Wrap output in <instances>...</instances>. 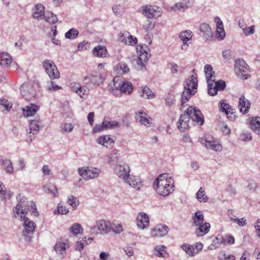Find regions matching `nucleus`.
<instances>
[{
    "mask_svg": "<svg viewBox=\"0 0 260 260\" xmlns=\"http://www.w3.org/2000/svg\"><path fill=\"white\" fill-rule=\"evenodd\" d=\"M190 118L201 125L204 123V119L201 111L197 108L189 106L185 113L180 116L178 120L177 126L180 131L183 132L189 127Z\"/></svg>",
    "mask_w": 260,
    "mask_h": 260,
    "instance_id": "nucleus-1",
    "label": "nucleus"
},
{
    "mask_svg": "<svg viewBox=\"0 0 260 260\" xmlns=\"http://www.w3.org/2000/svg\"><path fill=\"white\" fill-rule=\"evenodd\" d=\"M173 182V179L169 178L168 174H162L155 179L153 187L158 194L166 197L174 190Z\"/></svg>",
    "mask_w": 260,
    "mask_h": 260,
    "instance_id": "nucleus-2",
    "label": "nucleus"
},
{
    "mask_svg": "<svg viewBox=\"0 0 260 260\" xmlns=\"http://www.w3.org/2000/svg\"><path fill=\"white\" fill-rule=\"evenodd\" d=\"M197 86L198 80L196 75H191L185 81L184 91L182 92L181 97L182 107L184 106L185 103L189 101L191 95H194L197 92Z\"/></svg>",
    "mask_w": 260,
    "mask_h": 260,
    "instance_id": "nucleus-3",
    "label": "nucleus"
},
{
    "mask_svg": "<svg viewBox=\"0 0 260 260\" xmlns=\"http://www.w3.org/2000/svg\"><path fill=\"white\" fill-rule=\"evenodd\" d=\"M17 215H18L20 218L24 221L23 226L24 230L23 231V235L26 236V234H32L36 228L35 222L30 220L27 217H25V214L27 213V210L25 209H23L22 205L19 203L16 205L15 210H14Z\"/></svg>",
    "mask_w": 260,
    "mask_h": 260,
    "instance_id": "nucleus-4",
    "label": "nucleus"
},
{
    "mask_svg": "<svg viewBox=\"0 0 260 260\" xmlns=\"http://www.w3.org/2000/svg\"><path fill=\"white\" fill-rule=\"evenodd\" d=\"M235 70L237 76L241 79L246 80L249 76L248 65L243 59L236 60Z\"/></svg>",
    "mask_w": 260,
    "mask_h": 260,
    "instance_id": "nucleus-5",
    "label": "nucleus"
},
{
    "mask_svg": "<svg viewBox=\"0 0 260 260\" xmlns=\"http://www.w3.org/2000/svg\"><path fill=\"white\" fill-rule=\"evenodd\" d=\"M43 66L51 79L59 78L60 73L56 66L52 60L49 59L45 60L43 62Z\"/></svg>",
    "mask_w": 260,
    "mask_h": 260,
    "instance_id": "nucleus-6",
    "label": "nucleus"
},
{
    "mask_svg": "<svg viewBox=\"0 0 260 260\" xmlns=\"http://www.w3.org/2000/svg\"><path fill=\"white\" fill-rule=\"evenodd\" d=\"M78 173L84 179L88 180L98 178L101 171L98 168L92 167H84L79 168Z\"/></svg>",
    "mask_w": 260,
    "mask_h": 260,
    "instance_id": "nucleus-7",
    "label": "nucleus"
},
{
    "mask_svg": "<svg viewBox=\"0 0 260 260\" xmlns=\"http://www.w3.org/2000/svg\"><path fill=\"white\" fill-rule=\"evenodd\" d=\"M112 226L110 221L100 220L96 222V225L90 228L91 233L98 234V231L101 233L107 234L112 231Z\"/></svg>",
    "mask_w": 260,
    "mask_h": 260,
    "instance_id": "nucleus-8",
    "label": "nucleus"
},
{
    "mask_svg": "<svg viewBox=\"0 0 260 260\" xmlns=\"http://www.w3.org/2000/svg\"><path fill=\"white\" fill-rule=\"evenodd\" d=\"M20 91L21 95L27 101H30L36 95L33 85L30 83H24L21 85Z\"/></svg>",
    "mask_w": 260,
    "mask_h": 260,
    "instance_id": "nucleus-9",
    "label": "nucleus"
},
{
    "mask_svg": "<svg viewBox=\"0 0 260 260\" xmlns=\"http://www.w3.org/2000/svg\"><path fill=\"white\" fill-rule=\"evenodd\" d=\"M115 172L117 176L120 179L128 182L129 179L130 168L127 165H117L115 168Z\"/></svg>",
    "mask_w": 260,
    "mask_h": 260,
    "instance_id": "nucleus-10",
    "label": "nucleus"
},
{
    "mask_svg": "<svg viewBox=\"0 0 260 260\" xmlns=\"http://www.w3.org/2000/svg\"><path fill=\"white\" fill-rule=\"evenodd\" d=\"M159 8L156 6H146L143 7L142 13L148 18H156L161 15Z\"/></svg>",
    "mask_w": 260,
    "mask_h": 260,
    "instance_id": "nucleus-11",
    "label": "nucleus"
},
{
    "mask_svg": "<svg viewBox=\"0 0 260 260\" xmlns=\"http://www.w3.org/2000/svg\"><path fill=\"white\" fill-rule=\"evenodd\" d=\"M137 226L143 230L149 225V219L148 215L144 212L138 214L136 219Z\"/></svg>",
    "mask_w": 260,
    "mask_h": 260,
    "instance_id": "nucleus-12",
    "label": "nucleus"
},
{
    "mask_svg": "<svg viewBox=\"0 0 260 260\" xmlns=\"http://www.w3.org/2000/svg\"><path fill=\"white\" fill-rule=\"evenodd\" d=\"M136 119L137 121L147 126H151L153 124L151 118L145 112H138L136 113Z\"/></svg>",
    "mask_w": 260,
    "mask_h": 260,
    "instance_id": "nucleus-13",
    "label": "nucleus"
},
{
    "mask_svg": "<svg viewBox=\"0 0 260 260\" xmlns=\"http://www.w3.org/2000/svg\"><path fill=\"white\" fill-rule=\"evenodd\" d=\"M210 138L203 139L202 143L205 145L207 148L216 151H221L222 150V146L216 141L210 140Z\"/></svg>",
    "mask_w": 260,
    "mask_h": 260,
    "instance_id": "nucleus-14",
    "label": "nucleus"
},
{
    "mask_svg": "<svg viewBox=\"0 0 260 260\" xmlns=\"http://www.w3.org/2000/svg\"><path fill=\"white\" fill-rule=\"evenodd\" d=\"M69 247L68 244L62 241H58L55 244L54 249L57 253L58 255L61 258H63L66 254V249Z\"/></svg>",
    "mask_w": 260,
    "mask_h": 260,
    "instance_id": "nucleus-15",
    "label": "nucleus"
},
{
    "mask_svg": "<svg viewBox=\"0 0 260 260\" xmlns=\"http://www.w3.org/2000/svg\"><path fill=\"white\" fill-rule=\"evenodd\" d=\"M168 226L160 224L155 226L152 230L151 234L152 237H163L168 233Z\"/></svg>",
    "mask_w": 260,
    "mask_h": 260,
    "instance_id": "nucleus-16",
    "label": "nucleus"
},
{
    "mask_svg": "<svg viewBox=\"0 0 260 260\" xmlns=\"http://www.w3.org/2000/svg\"><path fill=\"white\" fill-rule=\"evenodd\" d=\"M214 21L216 23V34L217 37L220 40H222L225 36L223 23L218 17L215 18Z\"/></svg>",
    "mask_w": 260,
    "mask_h": 260,
    "instance_id": "nucleus-17",
    "label": "nucleus"
},
{
    "mask_svg": "<svg viewBox=\"0 0 260 260\" xmlns=\"http://www.w3.org/2000/svg\"><path fill=\"white\" fill-rule=\"evenodd\" d=\"M40 107L32 104L25 106L23 108V114L25 117H29L34 115L39 110Z\"/></svg>",
    "mask_w": 260,
    "mask_h": 260,
    "instance_id": "nucleus-18",
    "label": "nucleus"
},
{
    "mask_svg": "<svg viewBox=\"0 0 260 260\" xmlns=\"http://www.w3.org/2000/svg\"><path fill=\"white\" fill-rule=\"evenodd\" d=\"M200 30L203 34L204 37L207 40L213 36V32L210 26L206 23H203L200 24Z\"/></svg>",
    "mask_w": 260,
    "mask_h": 260,
    "instance_id": "nucleus-19",
    "label": "nucleus"
},
{
    "mask_svg": "<svg viewBox=\"0 0 260 260\" xmlns=\"http://www.w3.org/2000/svg\"><path fill=\"white\" fill-rule=\"evenodd\" d=\"M97 142L103 146L111 148L112 147L114 141L109 136H102L98 138Z\"/></svg>",
    "mask_w": 260,
    "mask_h": 260,
    "instance_id": "nucleus-20",
    "label": "nucleus"
},
{
    "mask_svg": "<svg viewBox=\"0 0 260 260\" xmlns=\"http://www.w3.org/2000/svg\"><path fill=\"white\" fill-rule=\"evenodd\" d=\"M87 79L90 80V82L93 84L100 85L103 83V78L102 75L98 73H95L94 74L90 75L84 78V80Z\"/></svg>",
    "mask_w": 260,
    "mask_h": 260,
    "instance_id": "nucleus-21",
    "label": "nucleus"
},
{
    "mask_svg": "<svg viewBox=\"0 0 260 260\" xmlns=\"http://www.w3.org/2000/svg\"><path fill=\"white\" fill-rule=\"evenodd\" d=\"M190 0H183L182 2L176 3L174 6L171 7V10L172 11H185L188 8V4Z\"/></svg>",
    "mask_w": 260,
    "mask_h": 260,
    "instance_id": "nucleus-22",
    "label": "nucleus"
},
{
    "mask_svg": "<svg viewBox=\"0 0 260 260\" xmlns=\"http://www.w3.org/2000/svg\"><path fill=\"white\" fill-rule=\"evenodd\" d=\"M250 106V103L248 100L245 99L244 95L240 97L239 102V107L241 112L243 113H247Z\"/></svg>",
    "mask_w": 260,
    "mask_h": 260,
    "instance_id": "nucleus-23",
    "label": "nucleus"
},
{
    "mask_svg": "<svg viewBox=\"0 0 260 260\" xmlns=\"http://www.w3.org/2000/svg\"><path fill=\"white\" fill-rule=\"evenodd\" d=\"M196 229V234L198 236H203L209 232L210 224L208 222L202 223L201 225H198Z\"/></svg>",
    "mask_w": 260,
    "mask_h": 260,
    "instance_id": "nucleus-24",
    "label": "nucleus"
},
{
    "mask_svg": "<svg viewBox=\"0 0 260 260\" xmlns=\"http://www.w3.org/2000/svg\"><path fill=\"white\" fill-rule=\"evenodd\" d=\"M93 54L99 57H105L107 53L106 47L103 46H97L93 49Z\"/></svg>",
    "mask_w": 260,
    "mask_h": 260,
    "instance_id": "nucleus-25",
    "label": "nucleus"
},
{
    "mask_svg": "<svg viewBox=\"0 0 260 260\" xmlns=\"http://www.w3.org/2000/svg\"><path fill=\"white\" fill-rule=\"evenodd\" d=\"M154 254L158 257H167L168 256V253L167 251V247L165 246H157L154 250Z\"/></svg>",
    "mask_w": 260,
    "mask_h": 260,
    "instance_id": "nucleus-26",
    "label": "nucleus"
},
{
    "mask_svg": "<svg viewBox=\"0 0 260 260\" xmlns=\"http://www.w3.org/2000/svg\"><path fill=\"white\" fill-rule=\"evenodd\" d=\"M43 189L45 192L52 194L54 197H56L58 195L57 187L53 184L50 183L44 186Z\"/></svg>",
    "mask_w": 260,
    "mask_h": 260,
    "instance_id": "nucleus-27",
    "label": "nucleus"
},
{
    "mask_svg": "<svg viewBox=\"0 0 260 260\" xmlns=\"http://www.w3.org/2000/svg\"><path fill=\"white\" fill-rule=\"evenodd\" d=\"M12 58L11 56L5 52H3L1 54V59H0V65L3 67H8L10 66L11 63Z\"/></svg>",
    "mask_w": 260,
    "mask_h": 260,
    "instance_id": "nucleus-28",
    "label": "nucleus"
},
{
    "mask_svg": "<svg viewBox=\"0 0 260 260\" xmlns=\"http://www.w3.org/2000/svg\"><path fill=\"white\" fill-rule=\"evenodd\" d=\"M192 32L190 30H184L181 31L179 34V39L183 42V45L182 46V49H183V46L185 45L187 41L191 39Z\"/></svg>",
    "mask_w": 260,
    "mask_h": 260,
    "instance_id": "nucleus-29",
    "label": "nucleus"
},
{
    "mask_svg": "<svg viewBox=\"0 0 260 260\" xmlns=\"http://www.w3.org/2000/svg\"><path fill=\"white\" fill-rule=\"evenodd\" d=\"M41 123L40 119L36 118L29 121V130L34 132V134H37L40 127Z\"/></svg>",
    "mask_w": 260,
    "mask_h": 260,
    "instance_id": "nucleus-30",
    "label": "nucleus"
},
{
    "mask_svg": "<svg viewBox=\"0 0 260 260\" xmlns=\"http://www.w3.org/2000/svg\"><path fill=\"white\" fill-rule=\"evenodd\" d=\"M149 58L148 52H143L141 50L137 60V63L141 67H144L145 63L147 61Z\"/></svg>",
    "mask_w": 260,
    "mask_h": 260,
    "instance_id": "nucleus-31",
    "label": "nucleus"
},
{
    "mask_svg": "<svg viewBox=\"0 0 260 260\" xmlns=\"http://www.w3.org/2000/svg\"><path fill=\"white\" fill-rule=\"evenodd\" d=\"M119 155V150L114 149L112 153L108 155V162L109 164L114 165L117 162L118 160V156Z\"/></svg>",
    "mask_w": 260,
    "mask_h": 260,
    "instance_id": "nucleus-32",
    "label": "nucleus"
},
{
    "mask_svg": "<svg viewBox=\"0 0 260 260\" xmlns=\"http://www.w3.org/2000/svg\"><path fill=\"white\" fill-rule=\"evenodd\" d=\"M128 181L129 182L126 183H127L131 187H134L137 190H140L142 185L141 181L139 178H136L135 177H134L133 178H132L131 177H129V179H128Z\"/></svg>",
    "mask_w": 260,
    "mask_h": 260,
    "instance_id": "nucleus-33",
    "label": "nucleus"
},
{
    "mask_svg": "<svg viewBox=\"0 0 260 260\" xmlns=\"http://www.w3.org/2000/svg\"><path fill=\"white\" fill-rule=\"evenodd\" d=\"M44 8L42 4H39L36 6L35 11L34 13L33 16L35 18H39L42 16H45L44 15Z\"/></svg>",
    "mask_w": 260,
    "mask_h": 260,
    "instance_id": "nucleus-34",
    "label": "nucleus"
},
{
    "mask_svg": "<svg viewBox=\"0 0 260 260\" xmlns=\"http://www.w3.org/2000/svg\"><path fill=\"white\" fill-rule=\"evenodd\" d=\"M192 219L196 226L201 225L204 220L203 214L201 211L196 212L192 217Z\"/></svg>",
    "mask_w": 260,
    "mask_h": 260,
    "instance_id": "nucleus-35",
    "label": "nucleus"
},
{
    "mask_svg": "<svg viewBox=\"0 0 260 260\" xmlns=\"http://www.w3.org/2000/svg\"><path fill=\"white\" fill-rule=\"evenodd\" d=\"M251 128L258 135H260V117H257L250 121Z\"/></svg>",
    "mask_w": 260,
    "mask_h": 260,
    "instance_id": "nucleus-36",
    "label": "nucleus"
},
{
    "mask_svg": "<svg viewBox=\"0 0 260 260\" xmlns=\"http://www.w3.org/2000/svg\"><path fill=\"white\" fill-rule=\"evenodd\" d=\"M121 88L120 92L123 93H127L128 94L131 93L133 91V85L131 83L124 81L123 80L122 83L121 85Z\"/></svg>",
    "mask_w": 260,
    "mask_h": 260,
    "instance_id": "nucleus-37",
    "label": "nucleus"
},
{
    "mask_svg": "<svg viewBox=\"0 0 260 260\" xmlns=\"http://www.w3.org/2000/svg\"><path fill=\"white\" fill-rule=\"evenodd\" d=\"M231 212H232V210H229L228 211V214L231 220L237 223L240 226H244L246 225L247 222L245 218L243 217L240 219L238 218H234L233 216L230 215Z\"/></svg>",
    "mask_w": 260,
    "mask_h": 260,
    "instance_id": "nucleus-38",
    "label": "nucleus"
},
{
    "mask_svg": "<svg viewBox=\"0 0 260 260\" xmlns=\"http://www.w3.org/2000/svg\"><path fill=\"white\" fill-rule=\"evenodd\" d=\"M70 231L75 235L83 233V229L79 223H74L70 228Z\"/></svg>",
    "mask_w": 260,
    "mask_h": 260,
    "instance_id": "nucleus-39",
    "label": "nucleus"
},
{
    "mask_svg": "<svg viewBox=\"0 0 260 260\" xmlns=\"http://www.w3.org/2000/svg\"><path fill=\"white\" fill-rule=\"evenodd\" d=\"M2 167L7 173L11 174L13 172L12 163L9 159H6L3 161Z\"/></svg>",
    "mask_w": 260,
    "mask_h": 260,
    "instance_id": "nucleus-40",
    "label": "nucleus"
},
{
    "mask_svg": "<svg viewBox=\"0 0 260 260\" xmlns=\"http://www.w3.org/2000/svg\"><path fill=\"white\" fill-rule=\"evenodd\" d=\"M182 249L185 251L187 254L190 256H193L198 253V251H196L194 248L187 244H184L182 246Z\"/></svg>",
    "mask_w": 260,
    "mask_h": 260,
    "instance_id": "nucleus-41",
    "label": "nucleus"
},
{
    "mask_svg": "<svg viewBox=\"0 0 260 260\" xmlns=\"http://www.w3.org/2000/svg\"><path fill=\"white\" fill-rule=\"evenodd\" d=\"M141 96L145 99H150L154 98V94L152 92L150 88L147 86L144 87L142 90Z\"/></svg>",
    "mask_w": 260,
    "mask_h": 260,
    "instance_id": "nucleus-42",
    "label": "nucleus"
},
{
    "mask_svg": "<svg viewBox=\"0 0 260 260\" xmlns=\"http://www.w3.org/2000/svg\"><path fill=\"white\" fill-rule=\"evenodd\" d=\"M104 124L106 126V129L119 127L120 126V123L115 120L107 121L105 119H104Z\"/></svg>",
    "mask_w": 260,
    "mask_h": 260,
    "instance_id": "nucleus-43",
    "label": "nucleus"
},
{
    "mask_svg": "<svg viewBox=\"0 0 260 260\" xmlns=\"http://www.w3.org/2000/svg\"><path fill=\"white\" fill-rule=\"evenodd\" d=\"M197 199L200 201L206 202L208 200V197L205 193V190L203 188L201 187L199 190L196 193Z\"/></svg>",
    "mask_w": 260,
    "mask_h": 260,
    "instance_id": "nucleus-44",
    "label": "nucleus"
},
{
    "mask_svg": "<svg viewBox=\"0 0 260 260\" xmlns=\"http://www.w3.org/2000/svg\"><path fill=\"white\" fill-rule=\"evenodd\" d=\"M204 71L205 75L207 79V81L208 80H213L211 78L214 74L212 67L210 64H206L204 67Z\"/></svg>",
    "mask_w": 260,
    "mask_h": 260,
    "instance_id": "nucleus-45",
    "label": "nucleus"
},
{
    "mask_svg": "<svg viewBox=\"0 0 260 260\" xmlns=\"http://www.w3.org/2000/svg\"><path fill=\"white\" fill-rule=\"evenodd\" d=\"M207 82L208 83V93L209 94L214 96L216 95L217 93V90H214L213 89L215 88L214 86V80H208Z\"/></svg>",
    "mask_w": 260,
    "mask_h": 260,
    "instance_id": "nucleus-46",
    "label": "nucleus"
},
{
    "mask_svg": "<svg viewBox=\"0 0 260 260\" xmlns=\"http://www.w3.org/2000/svg\"><path fill=\"white\" fill-rule=\"evenodd\" d=\"M79 31L77 29L71 28L65 34V37L69 39H73L78 35Z\"/></svg>",
    "mask_w": 260,
    "mask_h": 260,
    "instance_id": "nucleus-47",
    "label": "nucleus"
},
{
    "mask_svg": "<svg viewBox=\"0 0 260 260\" xmlns=\"http://www.w3.org/2000/svg\"><path fill=\"white\" fill-rule=\"evenodd\" d=\"M112 10L115 15L121 16L124 13V8L122 6L115 5L112 7Z\"/></svg>",
    "mask_w": 260,
    "mask_h": 260,
    "instance_id": "nucleus-48",
    "label": "nucleus"
},
{
    "mask_svg": "<svg viewBox=\"0 0 260 260\" xmlns=\"http://www.w3.org/2000/svg\"><path fill=\"white\" fill-rule=\"evenodd\" d=\"M45 20L50 23H55L57 21V16L52 13H48L44 17Z\"/></svg>",
    "mask_w": 260,
    "mask_h": 260,
    "instance_id": "nucleus-49",
    "label": "nucleus"
},
{
    "mask_svg": "<svg viewBox=\"0 0 260 260\" xmlns=\"http://www.w3.org/2000/svg\"><path fill=\"white\" fill-rule=\"evenodd\" d=\"M74 127V126L71 123H63L60 125V129L62 133H71Z\"/></svg>",
    "mask_w": 260,
    "mask_h": 260,
    "instance_id": "nucleus-50",
    "label": "nucleus"
},
{
    "mask_svg": "<svg viewBox=\"0 0 260 260\" xmlns=\"http://www.w3.org/2000/svg\"><path fill=\"white\" fill-rule=\"evenodd\" d=\"M123 79L118 77H115L113 80V88L120 91L121 86V85L123 82Z\"/></svg>",
    "mask_w": 260,
    "mask_h": 260,
    "instance_id": "nucleus-51",
    "label": "nucleus"
},
{
    "mask_svg": "<svg viewBox=\"0 0 260 260\" xmlns=\"http://www.w3.org/2000/svg\"><path fill=\"white\" fill-rule=\"evenodd\" d=\"M69 212V209L64 206H63L61 204H59L57 208L54 211V213H60L61 214H66Z\"/></svg>",
    "mask_w": 260,
    "mask_h": 260,
    "instance_id": "nucleus-52",
    "label": "nucleus"
},
{
    "mask_svg": "<svg viewBox=\"0 0 260 260\" xmlns=\"http://www.w3.org/2000/svg\"><path fill=\"white\" fill-rule=\"evenodd\" d=\"M214 86L215 88L213 89L214 90H223L226 86L225 82L223 80H219L217 82L214 81Z\"/></svg>",
    "mask_w": 260,
    "mask_h": 260,
    "instance_id": "nucleus-53",
    "label": "nucleus"
},
{
    "mask_svg": "<svg viewBox=\"0 0 260 260\" xmlns=\"http://www.w3.org/2000/svg\"><path fill=\"white\" fill-rule=\"evenodd\" d=\"M68 203L74 208H75L78 206L79 201L77 198H76L75 196H71L68 198Z\"/></svg>",
    "mask_w": 260,
    "mask_h": 260,
    "instance_id": "nucleus-54",
    "label": "nucleus"
},
{
    "mask_svg": "<svg viewBox=\"0 0 260 260\" xmlns=\"http://www.w3.org/2000/svg\"><path fill=\"white\" fill-rule=\"evenodd\" d=\"M0 105L4 106L7 111H9L12 107V104L5 99H0Z\"/></svg>",
    "mask_w": 260,
    "mask_h": 260,
    "instance_id": "nucleus-55",
    "label": "nucleus"
},
{
    "mask_svg": "<svg viewBox=\"0 0 260 260\" xmlns=\"http://www.w3.org/2000/svg\"><path fill=\"white\" fill-rule=\"evenodd\" d=\"M130 36L131 37V38L128 37L126 38V43H124V44L131 46H134L136 45L138 42L137 39L131 35Z\"/></svg>",
    "mask_w": 260,
    "mask_h": 260,
    "instance_id": "nucleus-56",
    "label": "nucleus"
},
{
    "mask_svg": "<svg viewBox=\"0 0 260 260\" xmlns=\"http://www.w3.org/2000/svg\"><path fill=\"white\" fill-rule=\"evenodd\" d=\"M221 243L224 245L233 244L235 243V238L232 236H227L223 239Z\"/></svg>",
    "mask_w": 260,
    "mask_h": 260,
    "instance_id": "nucleus-57",
    "label": "nucleus"
},
{
    "mask_svg": "<svg viewBox=\"0 0 260 260\" xmlns=\"http://www.w3.org/2000/svg\"><path fill=\"white\" fill-rule=\"evenodd\" d=\"M229 108V105L226 103H225L224 100H221L220 102V106H219V109L220 111L224 112L227 115V109Z\"/></svg>",
    "mask_w": 260,
    "mask_h": 260,
    "instance_id": "nucleus-58",
    "label": "nucleus"
},
{
    "mask_svg": "<svg viewBox=\"0 0 260 260\" xmlns=\"http://www.w3.org/2000/svg\"><path fill=\"white\" fill-rule=\"evenodd\" d=\"M127 37L131 38L130 34L128 32L126 31L123 33L120 32L119 34L118 39L120 42L124 44L126 43V39Z\"/></svg>",
    "mask_w": 260,
    "mask_h": 260,
    "instance_id": "nucleus-59",
    "label": "nucleus"
},
{
    "mask_svg": "<svg viewBox=\"0 0 260 260\" xmlns=\"http://www.w3.org/2000/svg\"><path fill=\"white\" fill-rule=\"evenodd\" d=\"M82 241L79 239L78 241L76 242V244L75 246V249L76 250H78L80 251L81 250H82L84 246L87 245V243H82Z\"/></svg>",
    "mask_w": 260,
    "mask_h": 260,
    "instance_id": "nucleus-60",
    "label": "nucleus"
},
{
    "mask_svg": "<svg viewBox=\"0 0 260 260\" xmlns=\"http://www.w3.org/2000/svg\"><path fill=\"white\" fill-rule=\"evenodd\" d=\"M105 129H106V128L105 124H104L103 120L101 124H96L95 125L93 129V132L96 133L104 131Z\"/></svg>",
    "mask_w": 260,
    "mask_h": 260,
    "instance_id": "nucleus-61",
    "label": "nucleus"
},
{
    "mask_svg": "<svg viewBox=\"0 0 260 260\" xmlns=\"http://www.w3.org/2000/svg\"><path fill=\"white\" fill-rule=\"evenodd\" d=\"M117 69L121 70L123 73H127L129 71L128 66L124 63H119L117 66Z\"/></svg>",
    "mask_w": 260,
    "mask_h": 260,
    "instance_id": "nucleus-62",
    "label": "nucleus"
},
{
    "mask_svg": "<svg viewBox=\"0 0 260 260\" xmlns=\"http://www.w3.org/2000/svg\"><path fill=\"white\" fill-rule=\"evenodd\" d=\"M243 31L246 36L253 34L254 31V26L252 25L248 27L245 26L244 28H243Z\"/></svg>",
    "mask_w": 260,
    "mask_h": 260,
    "instance_id": "nucleus-63",
    "label": "nucleus"
},
{
    "mask_svg": "<svg viewBox=\"0 0 260 260\" xmlns=\"http://www.w3.org/2000/svg\"><path fill=\"white\" fill-rule=\"evenodd\" d=\"M88 89L85 87L81 86V89L78 92V94L81 98H84V96L86 95L88 93Z\"/></svg>",
    "mask_w": 260,
    "mask_h": 260,
    "instance_id": "nucleus-64",
    "label": "nucleus"
}]
</instances>
